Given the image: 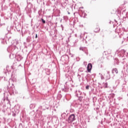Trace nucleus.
<instances>
[{"instance_id":"49530a36","label":"nucleus","mask_w":128,"mask_h":128,"mask_svg":"<svg viewBox=\"0 0 128 128\" xmlns=\"http://www.w3.org/2000/svg\"><path fill=\"white\" fill-rule=\"evenodd\" d=\"M86 78H88L86 77Z\"/></svg>"},{"instance_id":"58836bf2","label":"nucleus","mask_w":128,"mask_h":128,"mask_svg":"<svg viewBox=\"0 0 128 128\" xmlns=\"http://www.w3.org/2000/svg\"><path fill=\"white\" fill-rule=\"evenodd\" d=\"M78 78H80V75L78 74Z\"/></svg>"},{"instance_id":"ea45409f","label":"nucleus","mask_w":128,"mask_h":128,"mask_svg":"<svg viewBox=\"0 0 128 128\" xmlns=\"http://www.w3.org/2000/svg\"><path fill=\"white\" fill-rule=\"evenodd\" d=\"M84 36H86V32L84 34Z\"/></svg>"},{"instance_id":"a19ab883","label":"nucleus","mask_w":128,"mask_h":128,"mask_svg":"<svg viewBox=\"0 0 128 128\" xmlns=\"http://www.w3.org/2000/svg\"><path fill=\"white\" fill-rule=\"evenodd\" d=\"M68 14H70V12H68Z\"/></svg>"},{"instance_id":"e433bc0d","label":"nucleus","mask_w":128,"mask_h":128,"mask_svg":"<svg viewBox=\"0 0 128 128\" xmlns=\"http://www.w3.org/2000/svg\"><path fill=\"white\" fill-rule=\"evenodd\" d=\"M16 116V114H12V116Z\"/></svg>"},{"instance_id":"bb28decb","label":"nucleus","mask_w":128,"mask_h":128,"mask_svg":"<svg viewBox=\"0 0 128 128\" xmlns=\"http://www.w3.org/2000/svg\"><path fill=\"white\" fill-rule=\"evenodd\" d=\"M86 90H89V88H90V86L87 85V86H86Z\"/></svg>"},{"instance_id":"f257e3e1","label":"nucleus","mask_w":128,"mask_h":128,"mask_svg":"<svg viewBox=\"0 0 128 128\" xmlns=\"http://www.w3.org/2000/svg\"><path fill=\"white\" fill-rule=\"evenodd\" d=\"M58 4H61L62 8H66L68 6V0H56Z\"/></svg>"},{"instance_id":"cd10ccee","label":"nucleus","mask_w":128,"mask_h":128,"mask_svg":"<svg viewBox=\"0 0 128 128\" xmlns=\"http://www.w3.org/2000/svg\"><path fill=\"white\" fill-rule=\"evenodd\" d=\"M10 80H12V82H14V79H10V82H9V84H10Z\"/></svg>"},{"instance_id":"9b49d317","label":"nucleus","mask_w":128,"mask_h":128,"mask_svg":"<svg viewBox=\"0 0 128 128\" xmlns=\"http://www.w3.org/2000/svg\"><path fill=\"white\" fill-rule=\"evenodd\" d=\"M126 50H122L120 52L119 54L122 56H124V54H126Z\"/></svg>"},{"instance_id":"2eb2a0df","label":"nucleus","mask_w":128,"mask_h":128,"mask_svg":"<svg viewBox=\"0 0 128 128\" xmlns=\"http://www.w3.org/2000/svg\"><path fill=\"white\" fill-rule=\"evenodd\" d=\"M61 118L62 120H66V114L63 113L61 114Z\"/></svg>"},{"instance_id":"f3484780","label":"nucleus","mask_w":128,"mask_h":128,"mask_svg":"<svg viewBox=\"0 0 128 128\" xmlns=\"http://www.w3.org/2000/svg\"><path fill=\"white\" fill-rule=\"evenodd\" d=\"M100 27L98 26L94 30V32H100Z\"/></svg>"},{"instance_id":"0eeeda50","label":"nucleus","mask_w":128,"mask_h":128,"mask_svg":"<svg viewBox=\"0 0 128 128\" xmlns=\"http://www.w3.org/2000/svg\"><path fill=\"white\" fill-rule=\"evenodd\" d=\"M1 42L2 44H8V42L6 40V38H0Z\"/></svg>"},{"instance_id":"37998d69","label":"nucleus","mask_w":128,"mask_h":128,"mask_svg":"<svg viewBox=\"0 0 128 128\" xmlns=\"http://www.w3.org/2000/svg\"><path fill=\"white\" fill-rule=\"evenodd\" d=\"M116 82H119V80H117Z\"/></svg>"},{"instance_id":"5701e85b","label":"nucleus","mask_w":128,"mask_h":128,"mask_svg":"<svg viewBox=\"0 0 128 128\" xmlns=\"http://www.w3.org/2000/svg\"><path fill=\"white\" fill-rule=\"evenodd\" d=\"M78 100L82 101V100L83 97L82 96H78Z\"/></svg>"},{"instance_id":"473e14b6","label":"nucleus","mask_w":128,"mask_h":128,"mask_svg":"<svg viewBox=\"0 0 128 128\" xmlns=\"http://www.w3.org/2000/svg\"><path fill=\"white\" fill-rule=\"evenodd\" d=\"M86 76H87V78H90V74H87Z\"/></svg>"},{"instance_id":"c756f323","label":"nucleus","mask_w":128,"mask_h":128,"mask_svg":"<svg viewBox=\"0 0 128 128\" xmlns=\"http://www.w3.org/2000/svg\"><path fill=\"white\" fill-rule=\"evenodd\" d=\"M62 94H58V97L60 98H62Z\"/></svg>"},{"instance_id":"423d86ee","label":"nucleus","mask_w":128,"mask_h":128,"mask_svg":"<svg viewBox=\"0 0 128 128\" xmlns=\"http://www.w3.org/2000/svg\"><path fill=\"white\" fill-rule=\"evenodd\" d=\"M69 88H70L68 87V82H66L64 85V88H62V90L64 92H68Z\"/></svg>"},{"instance_id":"6e6552de","label":"nucleus","mask_w":128,"mask_h":128,"mask_svg":"<svg viewBox=\"0 0 128 128\" xmlns=\"http://www.w3.org/2000/svg\"><path fill=\"white\" fill-rule=\"evenodd\" d=\"M92 64L90 63H89L87 66V70H88V72H90V70H92Z\"/></svg>"},{"instance_id":"b1692460","label":"nucleus","mask_w":128,"mask_h":128,"mask_svg":"<svg viewBox=\"0 0 128 128\" xmlns=\"http://www.w3.org/2000/svg\"><path fill=\"white\" fill-rule=\"evenodd\" d=\"M68 18L67 16H64V20H68Z\"/></svg>"},{"instance_id":"39448f33","label":"nucleus","mask_w":128,"mask_h":128,"mask_svg":"<svg viewBox=\"0 0 128 128\" xmlns=\"http://www.w3.org/2000/svg\"><path fill=\"white\" fill-rule=\"evenodd\" d=\"M5 38L8 42H10V40H12V34L10 33H8L6 34L5 36Z\"/></svg>"},{"instance_id":"6ab92c4d","label":"nucleus","mask_w":128,"mask_h":128,"mask_svg":"<svg viewBox=\"0 0 128 128\" xmlns=\"http://www.w3.org/2000/svg\"><path fill=\"white\" fill-rule=\"evenodd\" d=\"M30 108H31V110H33V108H36V104H30Z\"/></svg>"},{"instance_id":"2f4dec72","label":"nucleus","mask_w":128,"mask_h":128,"mask_svg":"<svg viewBox=\"0 0 128 128\" xmlns=\"http://www.w3.org/2000/svg\"><path fill=\"white\" fill-rule=\"evenodd\" d=\"M80 50H84V48H80Z\"/></svg>"},{"instance_id":"aec40b11","label":"nucleus","mask_w":128,"mask_h":128,"mask_svg":"<svg viewBox=\"0 0 128 128\" xmlns=\"http://www.w3.org/2000/svg\"><path fill=\"white\" fill-rule=\"evenodd\" d=\"M26 42H32V37L28 36L26 38Z\"/></svg>"},{"instance_id":"79ce46f5","label":"nucleus","mask_w":128,"mask_h":128,"mask_svg":"<svg viewBox=\"0 0 128 128\" xmlns=\"http://www.w3.org/2000/svg\"><path fill=\"white\" fill-rule=\"evenodd\" d=\"M81 8H84V7H82Z\"/></svg>"},{"instance_id":"c03bdc74","label":"nucleus","mask_w":128,"mask_h":128,"mask_svg":"<svg viewBox=\"0 0 128 128\" xmlns=\"http://www.w3.org/2000/svg\"><path fill=\"white\" fill-rule=\"evenodd\" d=\"M76 36V34H75Z\"/></svg>"},{"instance_id":"a211bd4d","label":"nucleus","mask_w":128,"mask_h":128,"mask_svg":"<svg viewBox=\"0 0 128 128\" xmlns=\"http://www.w3.org/2000/svg\"><path fill=\"white\" fill-rule=\"evenodd\" d=\"M118 69L116 68H113L112 70V74H118Z\"/></svg>"},{"instance_id":"1a4fd4ad","label":"nucleus","mask_w":128,"mask_h":128,"mask_svg":"<svg viewBox=\"0 0 128 128\" xmlns=\"http://www.w3.org/2000/svg\"><path fill=\"white\" fill-rule=\"evenodd\" d=\"M10 92L13 94H18V91L16 90V88H10Z\"/></svg>"},{"instance_id":"4c0bfd02","label":"nucleus","mask_w":128,"mask_h":128,"mask_svg":"<svg viewBox=\"0 0 128 128\" xmlns=\"http://www.w3.org/2000/svg\"><path fill=\"white\" fill-rule=\"evenodd\" d=\"M80 38H82V34H80Z\"/></svg>"},{"instance_id":"393cba45","label":"nucleus","mask_w":128,"mask_h":128,"mask_svg":"<svg viewBox=\"0 0 128 128\" xmlns=\"http://www.w3.org/2000/svg\"><path fill=\"white\" fill-rule=\"evenodd\" d=\"M122 86V92H124V84H123Z\"/></svg>"},{"instance_id":"4be33fe9","label":"nucleus","mask_w":128,"mask_h":128,"mask_svg":"<svg viewBox=\"0 0 128 128\" xmlns=\"http://www.w3.org/2000/svg\"><path fill=\"white\" fill-rule=\"evenodd\" d=\"M104 88H108V82L104 83Z\"/></svg>"},{"instance_id":"dca6fc26","label":"nucleus","mask_w":128,"mask_h":128,"mask_svg":"<svg viewBox=\"0 0 128 128\" xmlns=\"http://www.w3.org/2000/svg\"><path fill=\"white\" fill-rule=\"evenodd\" d=\"M25 10H26L27 14H30V12H32V10L30 8H28V6L25 8Z\"/></svg>"},{"instance_id":"412c9836","label":"nucleus","mask_w":128,"mask_h":128,"mask_svg":"<svg viewBox=\"0 0 128 128\" xmlns=\"http://www.w3.org/2000/svg\"><path fill=\"white\" fill-rule=\"evenodd\" d=\"M13 42H14L12 44H15V46L18 44V40H15Z\"/></svg>"},{"instance_id":"c85d7f7f","label":"nucleus","mask_w":128,"mask_h":128,"mask_svg":"<svg viewBox=\"0 0 128 128\" xmlns=\"http://www.w3.org/2000/svg\"><path fill=\"white\" fill-rule=\"evenodd\" d=\"M101 80H104V77L102 74L101 75Z\"/></svg>"},{"instance_id":"9d476101","label":"nucleus","mask_w":128,"mask_h":128,"mask_svg":"<svg viewBox=\"0 0 128 128\" xmlns=\"http://www.w3.org/2000/svg\"><path fill=\"white\" fill-rule=\"evenodd\" d=\"M10 92L13 94H18V91L16 90V88H10Z\"/></svg>"},{"instance_id":"72a5a7b5","label":"nucleus","mask_w":128,"mask_h":128,"mask_svg":"<svg viewBox=\"0 0 128 128\" xmlns=\"http://www.w3.org/2000/svg\"><path fill=\"white\" fill-rule=\"evenodd\" d=\"M121 60H126V58H122Z\"/></svg>"},{"instance_id":"7ed1b4c3","label":"nucleus","mask_w":128,"mask_h":128,"mask_svg":"<svg viewBox=\"0 0 128 128\" xmlns=\"http://www.w3.org/2000/svg\"><path fill=\"white\" fill-rule=\"evenodd\" d=\"M74 120H76V115H74V114L70 115L67 120L69 124L72 122Z\"/></svg>"},{"instance_id":"ddd939ff","label":"nucleus","mask_w":128,"mask_h":128,"mask_svg":"<svg viewBox=\"0 0 128 128\" xmlns=\"http://www.w3.org/2000/svg\"><path fill=\"white\" fill-rule=\"evenodd\" d=\"M79 14H80L82 15V16H83L84 18L85 16H86V12H84L82 10H79Z\"/></svg>"},{"instance_id":"a18cd8bd","label":"nucleus","mask_w":128,"mask_h":128,"mask_svg":"<svg viewBox=\"0 0 128 128\" xmlns=\"http://www.w3.org/2000/svg\"><path fill=\"white\" fill-rule=\"evenodd\" d=\"M79 70H80V69H79Z\"/></svg>"},{"instance_id":"c9c22d12","label":"nucleus","mask_w":128,"mask_h":128,"mask_svg":"<svg viewBox=\"0 0 128 128\" xmlns=\"http://www.w3.org/2000/svg\"><path fill=\"white\" fill-rule=\"evenodd\" d=\"M78 42V40H75V43L76 44V42Z\"/></svg>"},{"instance_id":"20e7f679","label":"nucleus","mask_w":128,"mask_h":128,"mask_svg":"<svg viewBox=\"0 0 128 128\" xmlns=\"http://www.w3.org/2000/svg\"><path fill=\"white\" fill-rule=\"evenodd\" d=\"M16 48V46L14 44H12V46H10L8 48L7 50L8 52H12Z\"/></svg>"},{"instance_id":"4468645a","label":"nucleus","mask_w":128,"mask_h":128,"mask_svg":"<svg viewBox=\"0 0 128 128\" xmlns=\"http://www.w3.org/2000/svg\"><path fill=\"white\" fill-rule=\"evenodd\" d=\"M75 94H76V96H80V94H82V92H80V90H76L75 92Z\"/></svg>"},{"instance_id":"7c9ffc66","label":"nucleus","mask_w":128,"mask_h":128,"mask_svg":"<svg viewBox=\"0 0 128 128\" xmlns=\"http://www.w3.org/2000/svg\"><path fill=\"white\" fill-rule=\"evenodd\" d=\"M60 28H62V30H64V26L62 24L60 25Z\"/></svg>"},{"instance_id":"f8f14e48","label":"nucleus","mask_w":128,"mask_h":128,"mask_svg":"<svg viewBox=\"0 0 128 128\" xmlns=\"http://www.w3.org/2000/svg\"><path fill=\"white\" fill-rule=\"evenodd\" d=\"M106 80H110V71H107V74H105Z\"/></svg>"},{"instance_id":"f704fd0d","label":"nucleus","mask_w":128,"mask_h":128,"mask_svg":"<svg viewBox=\"0 0 128 128\" xmlns=\"http://www.w3.org/2000/svg\"><path fill=\"white\" fill-rule=\"evenodd\" d=\"M35 38H38V34H36Z\"/></svg>"},{"instance_id":"a878e982","label":"nucleus","mask_w":128,"mask_h":128,"mask_svg":"<svg viewBox=\"0 0 128 128\" xmlns=\"http://www.w3.org/2000/svg\"><path fill=\"white\" fill-rule=\"evenodd\" d=\"M41 20L42 21V24H46V20H44V18H42Z\"/></svg>"},{"instance_id":"f03ea898","label":"nucleus","mask_w":128,"mask_h":128,"mask_svg":"<svg viewBox=\"0 0 128 128\" xmlns=\"http://www.w3.org/2000/svg\"><path fill=\"white\" fill-rule=\"evenodd\" d=\"M83 42L85 44H88L90 42V44H94V40H92V36H86L84 38H83Z\"/></svg>"}]
</instances>
